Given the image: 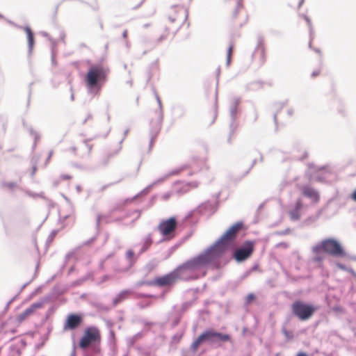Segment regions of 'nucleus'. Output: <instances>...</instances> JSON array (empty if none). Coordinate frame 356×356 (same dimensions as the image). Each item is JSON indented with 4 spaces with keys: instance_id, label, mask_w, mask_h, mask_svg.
Instances as JSON below:
<instances>
[{
    "instance_id": "nucleus-7",
    "label": "nucleus",
    "mask_w": 356,
    "mask_h": 356,
    "mask_svg": "<svg viewBox=\"0 0 356 356\" xmlns=\"http://www.w3.org/2000/svg\"><path fill=\"white\" fill-rule=\"evenodd\" d=\"M155 98L158 103L159 108L155 110L154 114L156 118L154 120H152L150 122V129H149V149L152 148L154 141L156 140L162 126L163 120V112L161 100L156 92H154Z\"/></svg>"
},
{
    "instance_id": "nucleus-14",
    "label": "nucleus",
    "mask_w": 356,
    "mask_h": 356,
    "mask_svg": "<svg viewBox=\"0 0 356 356\" xmlns=\"http://www.w3.org/2000/svg\"><path fill=\"white\" fill-rule=\"evenodd\" d=\"M216 201H207L202 203L197 208V211L204 215H211L214 213L217 209Z\"/></svg>"
},
{
    "instance_id": "nucleus-17",
    "label": "nucleus",
    "mask_w": 356,
    "mask_h": 356,
    "mask_svg": "<svg viewBox=\"0 0 356 356\" xmlns=\"http://www.w3.org/2000/svg\"><path fill=\"white\" fill-rule=\"evenodd\" d=\"M19 29L24 30L27 35L28 42V54L31 55L32 54L34 44H35V35L29 26H19Z\"/></svg>"
},
{
    "instance_id": "nucleus-8",
    "label": "nucleus",
    "mask_w": 356,
    "mask_h": 356,
    "mask_svg": "<svg viewBox=\"0 0 356 356\" xmlns=\"http://www.w3.org/2000/svg\"><path fill=\"white\" fill-rule=\"evenodd\" d=\"M254 250V242L247 240L232 252V258L237 263H241L248 259Z\"/></svg>"
},
{
    "instance_id": "nucleus-62",
    "label": "nucleus",
    "mask_w": 356,
    "mask_h": 356,
    "mask_svg": "<svg viewBox=\"0 0 356 356\" xmlns=\"http://www.w3.org/2000/svg\"><path fill=\"white\" fill-rule=\"evenodd\" d=\"M289 232H290V229L286 228L284 230L276 232L275 234L282 236V235H286V234H289Z\"/></svg>"
},
{
    "instance_id": "nucleus-11",
    "label": "nucleus",
    "mask_w": 356,
    "mask_h": 356,
    "mask_svg": "<svg viewBox=\"0 0 356 356\" xmlns=\"http://www.w3.org/2000/svg\"><path fill=\"white\" fill-rule=\"evenodd\" d=\"M175 274V273L172 270L163 276L156 277L155 279L153 280L154 285L159 287L173 285L177 280Z\"/></svg>"
},
{
    "instance_id": "nucleus-40",
    "label": "nucleus",
    "mask_w": 356,
    "mask_h": 356,
    "mask_svg": "<svg viewBox=\"0 0 356 356\" xmlns=\"http://www.w3.org/2000/svg\"><path fill=\"white\" fill-rule=\"evenodd\" d=\"M191 306V302H184L179 311V314H181V316L182 314L188 309V308Z\"/></svg>"
},
{
    "instance_id": "nucleus-23",
    "label": "nucleus",
    "mask_w": 356,
    "mask_h": 356,
    "mask_svg": "<svg viewBox=\"0 0 356 356\" xmlns=\"http://www.w3.org/2000/svg\"><path fill=\"white\" fill-rule=\"evenodd\" d=\"M126 258L129 260V265L126 269L121 270L122 272L128 271L134 265L136 261L135 253L131 249L126 252Z\"/></svg>"
},
{
    "instance_id": "nucleus-3",
    "label": "nucleus",
    "mask_w": 356,
    "mask_h": 356,
    "mask_svg": "<svg viewBox=\"0 0 356 356\" xmlns=\"http://www.w3.org/2000/svg\"><path fill=\"white\" fill-rule=\"evenodd\" d=\"M231 341L230 334L218 332L213 328H207L193 341L190 346V350L193 353H196L202 343L220 346L222 343Z\"/></svg>"
},
{
    "instance_id": "nucleus-58",
    "label": "nucleus",
    "mask_w": 356,
    "mask_h": 356,
    "mask_svg": "<svg viewBox=\"0 0 356 356\" xmlns=\"http://www.w3.org/2000/svg\"><path fill=\"white\" fill-rule=\"evenodd\" d=\"M175 236V234L171 236L168 235L165 236H163V238L158 242V243H161L166 241H170V240L172 239Z\"/></svg>"
},
{
    "instance_id": "nucleus-49",
    "label": "nucleus",
    "mask_w": 356,
    "mask_h": 356,
    "mask_svg": "<svg viewBox=\"0 0 356 356\" xmlns=\"http://www.w3.org/2000/svg\"><path fill=\"white\" fill-rule=\"evenodd\" d=\"M83 350V356H96L99 353H95L92 351V349L86 348Z\"/></svg>"
},
{
    "instance_id": "nucleus-6",
    "label": "nucleus",
    "mask_w": 356,
    "mask_h": 356,
    "mask_svg": "<svg viewBox=\"0 0 356 356\" xmlns=\"http://www.w3.org/2000/svg\"><path fill=\"white\" fill-rule=\"evenodd\" d=\"M317 309V306L300 300H297L291 305L292 315L301 321L310 319Z\"/></svg>"
},
{
    "instance_id": "nucleus-50",
    "label": "nucleus",
    "mask_w": 356,
    "mask_h": 356,
    "mask_svg": "<svg viewBox=\"0 0 356 356\" xmlns=\"http://www.w3.org/2000/svg\"><path fill=\"white\" fill-rule=\"evenodd\" d=\"M181 314H178V316L172 322V324H171L172 328H175V327H177L179 325V323L181 321Z\"/></svg>"
},
{
    "instance_id": "nucleus-30",
    "label": "nucleus",
    "mask_w": 356,
    "mask_h": 356,
    "mask_svg": "<svg viewBox=\"0 0 356 356\" xmlns=\"http://www.w3.org/2000/svg\"><path fill=\"white\" fill-rule=\"evenodd\" d=\"M120 149H121V146H120L119 149H117L116 151L108 154V155L105 158H103L100 161V164L102 165H104V166L106 165L108 163L110 159H111L114 156L117 155L119 153V152L120 151Z\"/></svg>"
},
{
    "instance_id": "nucleus-51",
    "label": "nucleus",
    "mask_w": 356,
    "mask_h": 356,
    "mask_svg": "<svg viewBox=\"0 0 356 356\" xmlns=\"http://www.w3.org/2000/svg\"><path fill=\"white\" fill-rule=\"evenodd\" d=\"M256 296L254 293H249L245 298V304L248 305L251 303L254 299Z\"/></svg>"
},
{
    "instance_id": "nucleus-31",
    "label": "nucleus",
    "mask_w": 356,
    "mask_h": 356,
    "mask_svg": "<svg viewBox=\"0 0 356 356\" xmlns=\"http://www.w3.org/2000/svg\"><path fill=\"white\" fill-rule=\"evenodd\" d=\"M33 312L31 310V309H29V307L26 308L22 313L19 314L17 316V321L18 323H22V321H24L29 316H30L31 314H32Z\"/></svg>"
},
{
    "instance_id": "nucleus-28",
    "label": "nucleus",
    "mask_w": 356,
    "mask_h": 356,
    "mask_svg": "<svg viewBox=\"0 0 356 356\" xmlns=\"http://www.w3.org/2000/svg\"><path fill=\"white\" fill-rule=\"evenodd\" d=\"M65 293V291L58 286H54L50 293L47 296H51V300L53 298H57Z\"/></svg>"
},
{
    "instance_id": "nucleus-35",
    "label": "nucleus",
    "mask_w": 356,
    "mask_h": 356,
    "mask_svg": "<svg viewBox=\"0 0 356 356\" xmlns=\"http://www.w3.org/2000/svg\"><path fill=\"white\" fill-rule=\"evenodd\" d=\"M336 266L341 270H344V271H346V272H348L349 273H350L352 275H354L355 274V271L351 268H349V267H347L345 264H342V263H340V262H337L336 264Z\"/></svg>"
},
{
    "instance_id": "nucleus-43",
    "label": "nucleus",
    "mask_w": 356,
    "mask_h": 356,
    "mask_svg": "<svg viewBox=\"0 0 356 356\" xmlns=\"http://www.w3.org/2000/svg\"><path fill=\"white\" fill-rule=\"evenodd\" d=\"M165 31L166 32V33L162 34L158 39H156V41H154L156 45L162 42L163 40H166L168 34V33L169 31V28L165 27Z\"/></svg>"
},
{
    "instance_id": "nucleus-36",
    "label": "nucleus",
    "mask_w": 356,
    "mask_h": 356,
    "mask_svg": "<svg viewBox=\"0 0 356 356\" xmlns=\"http://www.w3.org/2000/svg\"><path fill=\"white\" fill-rule=\"evenodd\" d=\"M173 111L175 115L178 116V118H181L185 114V108L181 106H176L173 108Z\"/></svg>"
},
{
    "instance_id": "nucleus-41",
    "label": "nucleus",
    "mask_w": 356,
    "mask_h": 356,
    "mask_svg": "<svg viewBox=\"0 0 356 356\" xmlns=\"http://www.w3.org/2000/svg\"><path fill=\"white\" fill-rule=\"evenodd\" d=\"M143 285H147V286H154L153 280H149V281H138L135 284V286L136 288L140 287Z\"/></svg>"
},
{
    "instance_id": "nucleus-4",
    "label": "nucleus",
    "mask_w": 356,
    "mask_h": 356,
    "mask_svg": "<svg viewBox=\"0 0 356 356\" xmlns=\"http://www.w3.org/2000/svg\"><path fill=\"white\" fill-rule=\"evenodd\" d=\"M100 342L101 335L99 329L91 326L85 330L78 346L81 350L88 348L92 349L95 353H100Z\"/></svg>"
},
{
    "instance_id": "nucleus-52",
    "label": "nucleus",
    "mask_w": 356,
    "mask_h": 356,
    "mask_svg": "<svg viewBox=\"0 0 356 356\" xmlns=\"http://www.w3.org/2000/svg\"><path fill=\"white\" fill-rule=\"evenodd\" d=\"M31 162L33 163V167H32V170H31V177H33V176L35 175V172L37 170L36 164H37V162H38V159L34 161V159H33Z\"/></svg>"
},
{
    "instance_id": "nucleus-61",
    "label": "nucleus",
    "mask_w": 356,
    "mask_h": 356,
    "mask_svg": "<svg viewBox=\"0 0 356 356\" xmlns=\"http://www.w3.org/2000/svg\"><path fill=\"white\" fill-rule=\"evenodd\" d=\"M95 240H96V236H94L91 237L90 239H88V241H84L83 243V245H89L91 243H92Z\"/></svg>"
},
{
    "instance_id": "nucleus-34",
    "label": "nucleus",
    "mask_w": 356,
    "mask_h": 356,
    "mask_svg": "<svg viewBox=\"0 0 356 356\" xmlns=\"http://www.w3.org/2000/svg\"><path fill=\"white\" fill-rule=\"evenodd\" d=\"M186 168V165H181V167L177 168V169H174L172 170H170L169 171L168 173H167V176L168 177V178L171 176H175V175H179L181 172L184 171L185 169Z\"/></svg>"
},
{
    "instance_id": "nucleus-64",
    "label": "nucleus",
    "mask_w": 356,
    "mask_h": 356,
    "mask_svg": "<svg viewBox=\"0 0 356 356\" xmlns=\"http://www.w3.org/2000/svg\"><path fill=\"white\" fill-rule=\"evenodd\" d=\"M76 346L75 342L74 341L73 346H72V350L69 356H76Z\"/></svg>"
},
{
    "instance_id": "nucleus-32",
    "label": "nucleus",
    "mask_w": 356,
    "mask_h": 356,
    "mask_svg": "<svg viewBox=\"0 0 356 356\" xmlns=\"http://www.w3.org/2000/svg\"><path fill=\"white\" fill-rule=\"evenodd\" d=\"M154 188L152 184L147 186L143 190H142L139 193L136 195L132 200H136L137 197H138L140 195H147L150 191Z\"/></svg>"
},
{
    "instance_id": "nucleus-55",
    "label": "nucleus",
    "mask_w": 356,
    "mask_h": 356,
    "mask_svg": "<svg viewBox=\"0 0 356 356\" xmlns=\"http://www.w3.org/2000/svg\"><path fill=\"white\" fill-rule=\"evenodd\" d=\"M305 21L309 26V35H311L313 32V28H312L311 19L309 17H305Z\"/></svg>"
},
{
    "instance_id": "nucleus-48",
    "label": "nucleus",
    "mask_w": 356,
    "mask_h": 356,
    "mask_svg": "<svg viewBox=\"0 0 356 356\" xmlns=\"http://www.w3.org/2000/svg\"><path fill=\"white\" fill-rule=\"evenodd\" d=\"M282 332L287 339H291L293 338V333L288 331L286 328L283 327Z\"/></svg>"
},
{
    "instance_id": "nucleus-37",
    "label": "nucleus",
    "mask_w": 356,
    "mask_h": 356,
    "mask_svg": "<svg viewBox=\"0 0 356 356\" xmlns=\"http://www.w3.org/2000/svg\"><path fill=\"white\" fill-rule=\"evenodd\" d=\"M233 51V45L230 44L228 47L227 52V60H226V66L229 67L231 63V58Z\"/></svg>"
},
{
    "instance_id": "nucleus-33",
    "label": "nucleus",
    "mask_w": 356,
    "mask_h": 356,
    "mask_svg": "<svg viewBox=\"0 0 356 356\" xmlns=\"http://www.w3.org/2000/svg\"><path fill=\"white\" fill-rule=\"evenodd\" d=\"M154 188L152 184L147 186L143 190H142L139 193L136 195L132 200H136L137 197H138L140 195H147L150 191Z\"/></svg>"
},
{
    "instance_id": "nucleus-45",
    "label": "nucleus",
    "mask_w": 356,
    "mask_h": 356,
    "mask_svg": "<svg viewBox=\"0 0 356 356\" xmlns=\"http://www.w3.org/2000/svg\"><path fill=\"white\" fill-rule=\"evenodd\" d=\"M58 230H57V229L52 230L47 239V243H51L53 241V240L54 239V238L56 237V236L58 234Z\"/></svg>"
},
{
    "instance_id": "nucleus-42",
    "label": "nucleus",
    "mask_w": 356,
    "mask_h": 356,
    "mask_svg": "<svg viewBox=\"0 0 356 356\" xmlns=\"http://www.w3.org/2000/svg\"><path fill=\"white\" fill-rule=\"evenodd\" d=\"M184 241H185V238H182L179 242H177L174 245H172L168 250L169 254H172L178 248H179L182 245V243L184 242Z\"/></svg>"
},
{
    "instance_id": "nucleus-39",
    "label": "nucleus",
    "mask_w": 356,
    "mask_h": 356,
    "mask_svg": "<svg viewBox=\"0 0 356 356\" xmlns=\"http://www.w3.org/2000/svg\"><path fill=\"white\" fill-rule=\"evenodd\" d=\"M241 1L242 0H238L237 1L236 6L232 13L233 19H236L238 17L239 9L243 7Z\"/></svg>"
},
{
    "instance_id": "nucleus-15",
    "label": "nucleus",
    "mask_w": 356,
    "mask_h": 356,
    "mask_svg": "<svg viewBox=\"0 0 356 356\" xmlns=\"http://www.w3.org/2000/svg\"><path fill=\"white\" fill-rule=\"evenodd\" d=\"M303 208L302 200L299 197L296 200L295 205L291 208L288 213L292 221H297L300 218V211Z\"/></svg>"
},
{
    "instance_id": "nucleus-12",
    "label": "nucleus",
    "mask_w": 356,
    "mask_h": 356,
    "mask_svg": "<svg viewBox=\"0 0 356 356\" xmlns=\"http://www.w3.org/2000/svg\"><path fill=\"white\" fill-rule=\"evenodd\" d=\"M83 322V317L79 314H70L65 322V330H74L76 329Z\"/></svg>"
},
{
    "instance_id": "nucleus-10",
    "label": "nucleus",
    "mask_w": 356,
    "mask_h": 356,
    "mask_svg": "<svg viewBox=\"0 0 356 356\" xmlns=\"http://www.w3.org/2000/svg\"><path fill=\"white\" fill-rule=\"evenodd\" d=\"M177 225V220L176 217L172 216L166 220H161L157 227V229L163 236H171L174 234L176 235Z\"/></svg>"
},
{
    "instance_id": "nucleus-38",
    "label": "nucleus",
    "mask_w": 356,
    "mask_h": 356,
    "mask_svg": "<svg viewBox=\"0 0 356 356\" xmlns=\"http://www.w3.org/2000/svg\"><path fill=\"white\" fill-rule=\"evenodd\" d=\"M136 298H156L157 296L152 294L144 293H135L134 291V294Z\"/></svg>"
},
{
    "instance_id": "nucleus-19",
    "label": "nucleus",
    "mask_w": 356,
    "mask_h": 356,
    "mask_svg": "<svg viewBox=\"0 0 356 356\" xmlns=\"http://www.w3.org/2000/svg\"><path fill=\"white\" fill-rule=\"evenodd\" d=\"M140 44L143 47H148L147 49H145L143 51V56L145 55L147 52L154 49L156 47V44L154 42V41L152 40L149 37L145 35H143L140 38Z\"/></svg>"
},
{
    "instance_id": "nucleus-54",
    "label": "nucleus",
    "mask_w": 356,
    "mask_h": 356,
    "mask_svg": "<svg viewBox=\"0 0 356 356\" xmlns=\"http://www.w3.org/2000/svg\"><path fill=\"white\" fill-rule=\"evenodd\" d=\"M33 136L34 138V143L32 148L34 149L37 145V142L40 139V135L39 133L36 132Z\"/></svg>"
},
{
    "instance_id": "nucleus-18",
    "label": "nucleus",
    "mask_w": 356,
    "mask_h": 356,
    "mask_svg": "<svg viewBox=\"0 0 356 356\" xmlns=\"http://www.w3.org/2000/svg\"><path fill=\"white\" fill-rule=\"evenodd\" d=\"M134 294L132 289H128L121 291L117 294V296L113 299V305L117 306L118 304L125 300L129 296Z\"/></svg>"
},
{
    "instance_id": "nucleus-53",
    "label": "nucleus",
    "mask_w": 356,
    "mask_h": 356,
    "mask_svg": "<svg viewBox=\"0 0 356 356\" xmlns=\"http://www.w3.org/2000/svg\"><path fill=\"white\" fill-rule=\"evenodd\" d=\"M49 40L51 42V53L52 52H56V47L58 44V41L54 39H51L49 38Z\"/></svg>"
},
{
    "instance_id": "nucleus-13",
    "label": "nucleus",
    "mask_w": 356,
    "mask_h": 356,
    "mask_svg": "<svg viewBox=\"0 0 356 356\" xmlns=\"http://www.w3.org/2000/svg\"><path fill=\"white\" fill-rule=\"evenodd\" d=\"M301 193L303 196L310 199L314 204L318 203L320 200L318 191L310 186H303L301 188Z\"/></svg>"
},
{
    "instance_id": "nucleus-63",
    "label": "nucleus",
    "mask_w": 356,
    "mask_h": 356,
    "mask_svg": "<svg viewBox=\"0 0 356 356\" xmlns=\"http://www.w3.org/2000/svg\"><path fill=\"white\" fill-rule=\"evenodd\" d=\"M110 278V276L108 275H103L100 280H99V282L98 283V284H102L104 282H105L106 281H107L108 279Z\"/></svg>"
},
{
    "instance_id": "nucleus-47",
    "label": "nucleus",
    "mask_w": 356,
    "mask_h": 356,
    "mask_svg": "<svg viewBox=\"0 0 356 356\" xmlns=\"http://www.w3.org/2000/svg\"><path fill=\"white\" fill-rule=\"evenodd\" d=\"M151 304H152V302L150 300L142 301V302H139L137 304V306L140 309H145V308L149 307L151 305Z\"/></svg>"
},
{
    "instance_id": "nucleus-20",
    "label": "nucleus",
    "mask_w": 356,
    "mask_h": 356,
    "mask_svg": "<svg viewBox=\"0 0 356 356\" xmlns=\"http://www.w3.org/2000/svg\"><path fill=\"white\" fill-rule=\"evenodd\" d=\"M323 213L325 218L327 219L331 218L337 213V209L336 207L331 205V200H329L324 208L319 211L318 215Z\"/></svg>"
},
{
    "instance_id": "nucleus-46",
    "label": "nucleus",
    "mask_w": 356,
    "mask_h": 356,
    "mask_svg": "<svg viewBox=\"0 0 356 356\" xmlns=\"http://www.w3.org/2000/svg\"><path fill=\"white\" fill-rule=\"evenodd\" d=\"M168 178V177L167 176V174H165L163 177H161L157 179L156 180H155L154 181H153L152 183V184L154 187L156 185L163 183Z\"/></svg>"
},
{
    "instance_id": "nucleus-22",
    "label": "nucleus",
    "mask_w": 356,
    "mask_h": 356,
    "mask_svg": "<svg viewBox=\"0 0 356 356\" xmlns=\"http://www.w3.org/2000/svg\"><path fill=\"white\" fill-rule=\"evenodd\" d=\"M49 301H51V296H45L40 300L31 304L29 307L33 313L37 309L42 307L45 303Z\"/></svg>"
},
{
    "instance_id": "nucleus-21",
    "label": "nucleus",
    "mask_w": 356,
    "mask_h": 356,
    "mask_svg": "<svg viewBox=\"0 0 356 356\" xmlns=\"http://www.w3.org/2000/svg\"><path fill=\"white\" fill-rule=\"evenodd\" d=\"M318 173L315 176L316 181L325 182L327 179V174L330 173L328 166L323 165L318 168Z\"/></svg>"
},
{
    "instance_id": "nucleus-2",
    "label": "nucleus",
    "mask_w": 356,
    "mask_h": 356,
    "mask_svg": "<svg viewBox=\"0 0 356 356\" xmlns=\"http://www.w3.org/2000/svg\"><path fill=\"white\" fill-rule=\"evenodd\" d=\"M109 68L102 64L90 66L85 76V83L89 93L99 94L103 85L107 81Z\"/></svg>"
},
{
    "instance_id": "nucleus-26",
    "label": "nucleus",
    "mask_w": 356,
    "mask_h": 356,
    "mask_svg": "<svg viewBox=\"0 0 356 356\" xmlns=\"http://www.w3.org/2000/svg\"><path fill=\"white\" fill-rule=\"evenodd\" d=\"M92 276H93L92 273L89 272L87 274H86L85 275H83V277L73 281L71 283V286L76 287V286H80V285L83 284L85 282L88 280L89 279L92 278Z\"/></svg>"
},
{
    "instance_id": "nucleus-44",
    "label": "nucleus",
    "mask_w": 356,
    "mask_h": 356,
    "mask_svg": "<svg viewBox=\"0 0 356 356\" xmlns=\"http://www.w3.org/2000/svg\"><path fill=\"white\" fill-rule=\"evenodd\" d=\"M2 186L3 187H6L9 189H13L15 188H17L18 186L16 182H14V181H9V182H6V181H4L2 183Z\"/></svg>"
},
{
    "instance_id": "nucleus-59",
    "label": "nucleus",
    "mask_w": 356,
    "mask_h": 356,
    "mask_svg": "<svg viewBox=\"0 0 356 356\" xmlns=\"http://www.w3.org/2000/svg\"><path fill=\"white\" fill-rule=\"evenodd\" d=\"M256 163H257V159H254V160L252 161V164H251L250 167V168H248V169L245 172V173L243 174V177H241V179H242L243 177H244L245 176H246V175L250 172V170H251V169L254 167V165L256 164Z\"/></svg>"
},
{
    "instance_id": "nucleus-24",
    "label": "nucleus",
    "mask_w": 356,
    "mask_h": 356,
    "mask_svg": "<svg viewBox=\"0 0 356 356\" xmlns=\"http://www.w3.org/2000/svg\"><path fill=\"white\" fill-rule=\"evenodd\" d=\"M144 337L143 331H140L134 336L127 339V345L128 348L133 347L136 341L141 339Z\"/></svg>"
},
{
    "instance_id": "nucleus-25",
    "label": "nucleus",
    "mask_w": 356,
    "mask_h": 356,
    "mask_svg": "<svg viewBox=\"0 0 356 356\" xmlns=\"http://www.w3.org/2000/svg\"><path fill=\"white\" fill-rule=\"evenodd\" d=\"M255 51H259L260 57L263 62L265 60V47L264 46V38L261 35H259L257 38V45Z\"/></svg>"
},
{
    "instance_id": "nucleus-1",
    "label": "nucleus",
    "mask_w": 356,
    "mask_h": 356,
    "mask_svg": "<svg viewBox=\"0 0 356 356\" xmlns=\"http://www.w3.org/2000/svg\"><path fill=\"white\" fill-rule=\"evenodd\" d=\"M243 226V222L234 223L213 244L198 255L178 266V269H185L193 275H198L197 270L209 266L216 269L222 268L220 259L230 248V245L235 241L237 232Z\"/></svg>"
},
{
    "instance_id": "nucleus-9",
    "label": "nucleus",
    "mask_w": 356,
    "mask_h": 356,
    "mask_svg": "<svg viewBox=\"0 0 356 356\" xmlns=\"http://www.w3.org/2000/svg\"><path fill=\"white\" fill-rule=\"evenodd\" d=\"M241 101V97H233L231 99L230 105H229V115H230V124H229V137L227 138V143H231L232 136L235 133L237 127L238 123L236 120L237 118V114L238 112V106L240 104Z\"/></svg>"
},
{
    "instance_id": "nucleus-29",
    "label": "nucleus",
    "mask_w": 356,
    "mask_h": 356,
    "mask_svg": "<svg viewBox=\"0 0 356 356\" xmlns=\"http://www.w3.org/2000/svg\"><path fill=\"white\" fill-rule=\"evenodd\" d=\"M172 10L173 11H175V13H182L184 15V22L183 23L186 21V19H188V10L184 8V7H181V6H174L172 7Z\"/></svg>"
},
{
    "instance_id": "nucleus-56",
    "label": "nucleus",
    "mask_w": 356,
    "mask_h": 356,
    "mask_svg": "<svg viewBox=\"0 0 356 356\" xmlns=\"http://www.w3.org/2000/svg\"><path fill=\"white\" fill-rule=\"evenodd\" d=\"M104 217V216L102 215H97V220H96V229H97V233L99 232V226H100V221L102 220V218Z\"/></svg>"
},
{
    "instance_id": "nucleus-57",
    "label": "nucleus",
    "mask_w": 356,
    "mask_h": 356,
    "mask_svg": "<svg viewBox=\"0 0 356 356\" xmlns=\"http://www.w3.org/2000/svg\"><path fill=\"white\" fill-rule=\"evenodd\" d=\"M23 125H24V127H26V128L28 129V131H29V132L30 135L33 136V135L37 132V131H35L33 129V127H31V126H29V127L27 124H26V123H25V122H24V121H23Z\"/></svg>"
},
{
    "instance_id": "nucleus-27",
    "label": "nucleus",
    "mask_w": 356,
    "mask_h": 356,
    "mask_svg": "<svg viewBox=\"0 0 356 356\" xmlns=\"http://www.w3.org/2000/svg\"><path fill=\"white\" fill-rule=\"evenodd\" d=\"M152 242L153 241L152 234H148L144 239V243L139 251V254H141L146 252L152 244Z\"/></svg>"
},
{
    "instance_id": "nucleus-5",
    "label": "nucleus",
    "mask_w": 356,
    "mask_h": 356,
    "mask_svg": "<svg viewBox=\"0 0 356 356\" xmlns=\"http://www.w3.org/2000/svg\"><path fill=\"white\" fill-rule=\"evenodd\" d=\"M312 252L314 254L325 252L334 257H343L346 255L339 241L333 238H327L318 243L313 246Z\"/></svg>"
},
{
    "instance_id": "nucleus-60",
    "label": "nucleus",
    "mask_w": 356,
    "mask_h": 356,
    "mask_svg": "<svg viewBox=\"0 0 356 356\" xmlns=\"http://www.w3.org/2000/svg\"><path fill=\"white\" fill-rule=\"evenodd\" d=\"M17 295L15 296L13 298H12L6 304L5 308H4V312H6L9 307H10V305L12 304V302L17 298Z\"/></svg>"
},
{
    "instance_id": "nucleus-16",
    "label": "nucleus",
    "mask_w": 356,
    "mask_h": 356,
    "mask_svg": "<svg viewBox=\"0 0 356 356\" xmlns=\"http://www.w3.org/2000/svg\"><path fill=\"white\" fill-rule=\"evenodd\" d=\"M173 271L175 273V275H176L177 280L188 282L195 280L199 278V275H193L185 269L179 270L178 266L175 268Z\"/></svg>"
}]
</instances>
